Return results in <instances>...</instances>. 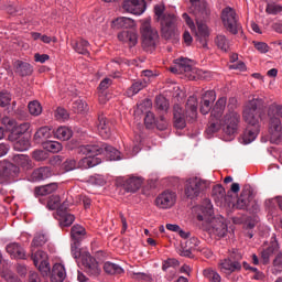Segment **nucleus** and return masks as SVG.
<instances>
[{
    "mask_svg": "<svg viewBox=\"0 0 282 282\" xmlns=\"http://www.w3.org/2000/svg\"><path fill=\"white\" fill-rule=\"evenodd\" d=\"M189 13L195 17L197 25L196 41H199L200 45L206 47V39L210 34L206 24L210 21V8L206 3V0H189Z\"/></svg>",
    "mask_w": 282,
    "mask_h": 282,
    "instance_id": "nucleus-3",
    "label": "nucleus"
},
{
    "mask_svg": "<svg viewBox=\"0 0 282 282\" xmlns=\"http://www.w3.org/2000/svg\"><path fill=\"white\" fill-rule=\"evenodd\" d=\"M73 242L80 243L87 237V230L80 225H74L70 229Z\"/></svg>",
    "mask_w": 282,
    "mask_h": 282,
    "instance_id": "nucleus-34",
    "label": "nucleus"
},
{
    "mask_svg": "<svg viewBox=\"0 0 282 282\" xmlns=\"http://www.w3.org/2000/svg\"><path fill=\"white\" fill-rule=\"evenodd\" d=\"M79 246H80V242H74V241L70 245V252L74 259H83V253L85 251H82Z\"/></svg>",
    "mask_w": 282,
    "mask_h": 282,
    "instance_id": "nucleus-54",
    "label": "nucleus"
},
{
    "mask_svg": "<svg viewBox=\"0 0 282 282\" xmlns=\"http://www.w3.org/2000/svg\"><path fill=\"white\" fill-rule=\"evenodd\" d=\"M254 47L260 54H265L268 52V44L264 42H254Z\"/></svg>",
    "mask_w": 282,
    "mask_h": 282,
    "instance_id": "nucleus-63",
    "label": "nucleus"
},
{
    "mask_svg": "<svg viewBox=\"0 0 282 282\" xmlns=\"http://www.w3.org/2000/svg\"><path fill=\"white\" fill-rule=\"evenodd\" d=\"M118 39L121 43H128L129 47H133L138 43V34L133 31H122L118 34Z\"/></svg>",
    "mask_w": 282,
    "mask_h": 282,
    "instance_id": "nucleus-33",
    "label": "nucleus"
},
{
    "mask_svg": "<svg viewBox=\"0 0 282 282\" xmlns=\"http://www.w3.org/2000/svg\"><path fill=\"white\" fill-rule=\"evenodd\" d=\"M67 210V204L65 203H63L61 207H58V209L56 210L55 218H57V220L59 221L61 228H67L72 226L76 219V217H74V215L69 214V212Z\"/></svg>",
    "mask_w": 282,
    "mask_h": 282,
    "instance_id": "nucleus-19",
    "label": "nucleus"
},
{
    "mask_svg": "<svg viewBox=\"0 0 282 282\" xmlns=\"http://www.w3.org/2000/svg\"><path fill=\"white\" fill-rule=\"evenodd\" d=\"M236 208L239 210H248V213H259V203L254 200L252 191L250 188H243L237 203Z\"/></svg>",
    "mask_w": 282,
    "mask_h": 282,
    "instance_id": "nucleus-13",
    "label": "nucleus"
},
{
    "mask_svg": "<svg viewBox=\"0 0 282 282\" xmlns=\"http://www.w3.org/2000/svg\"><path fill=\"white\" fill-rule=\"evenodd\" d=\"M70 46L77 54H82L83 56H89V42L87 40H72Z\"/></svg>",
    "mask_w": 282,
    "mask_h": 282,
    "instance_id": "nucleus-28",
    "label": "nucleus"
},
{
    "mask_svg": "<svg viewBox=\"0 0 282 282\" xmlns=\"http://www.w3.org/2000/svg\"><path fill=\"white\" fill-rule=\"evenodd\" d=\"M52 167H39L32 172L30 176V182H43V180H47L52 177Z\"/></svg>",
    "mask_w": 282,
    "mask_h": 282,
    "instance_id": "nucleus-26",
    "label": "nucleus"
},
{
    "mask_svg": "<svg viewBox=\"0 0 282 282\" xmlns=\"http://www.w3.org/2000/svg\"><path fill=\"white\" fill-rule=\"evenodd\" d=\"M34 61L35 63H45L46 61H50V55L36 53L34 55Z\"/></svg>",
    "mask_w": 282,
    "mask_h": 282,
    "instance_id": "nucleus-64",
    "label": "nucleus"
},
{
    "mask_svg": "<svg viewBox=\"0 0 282 282\" xmlns=\"http://www.w3.org/2000/svg\"><path fill=\"white\" fill-rule=\"evenodd\" d=\"M172 74H188L193 72V61L187 57L174 59V67H171Z\"/></svg>",
    "mask_w": 282,
    "mask_h": 282,
    "instance_id": "nucleus-21",
    "label": "nucleus"
},
{
    "mask_svg": "<svg viewBox=\"0 0 282 282\" xmlns=\"http://www.w3.org/2000/svg\"><path fill=\"white\" fill-rule=\"evenodd\" d=\"M122 10L140 17V14H144V10H147V2L144 0H123Z\"/></svg>",
    "mask_w": 282,
    "mask_h": 282,
    "instance_id": "nucleus-17",
    "label": "nucleus"
},
{
    "mask_svg": "<svg viewBox=\"0 0 282 282\" xmlns=\"http://www.w3.org/2000/svg\"><path fill=\"white\" fill-rule=\"evenodd\" d=\"M28 108L31 116H41V113H43V107L41 102L36 100L29 102Z\"/></svg>",
    "mask_w": 282,
    "mask_h": 282,
    "instance_id": "nucleus-47",
    "label": "nucleus"
},
{
    "mask_svg": "<svg viewBox=\"0 0 282 282\" xmlns=\"http://www.w3.org/2000/svg\"><path fill=\"white\" fill-rule=\"evenodd\" d=\"M104 271L106 272V274H111L113 276H122V274H124V269H122V267H120L119 264L112 262H105Z\"/></svg>",
    "mask_w": 282,
    "mask_h": 282,
    "instance_id": "nucleus-38",
    "label": "nucleus"
},
{
    "mask_svg": "<svg viewBox=\"0 0 282 282\" xmlns=\"http://www.w3.org/2000/svg\"><path fill=\"white\" fill-rule=\"evenodd\" d=\"M144 87H147V82L144 80L133 82L132 85L126 91L127 97L132 98V96H135V94H140V91L144 89Z\"/></svg>",
    "mask_w": 282,
    "mask_h": 282,
    "instance_id": "nucleus-39",
    "label": "nucleus"
},
{
    "mask_svg": "<svg viewBox=\"0 0 282 282\" xmlns=\"http://www.w3.org/2000/svg\"><path fill=\"white\" fill-rule=\"evenodd\" d=\"M154 14L161 25L163 39L177 41L180 39V18L175 13L165 12L162 6L154 7Z\"/></svg>",
    "mask_w": 282,
    "mask_h": 282,
    "instance_id": "nucleus-4",
    "label": "nucleus"
},
{
    "mask_svg": "<svg viewBox=\"0 0 282 282\" xmlns=\"http://www.w3.org/2000/svg\"><path fill=\"white\" fill-rule=\"evenodd\" d=\"M31 259L35 268H39L43 276H47L50 274V262H47V253L41 250L34 252V249H31Z\"/></svg>",
    "mask_w": 282,
    "mask_h": 282,
    "instance_id": "nucleus-14",
    "label": "nucleus"
},
{
    "mask_svg": "<svg viewBox=\"0 0 282 282\" xmlns=\"http://www.w3.org/2000/svg\"><path fill=\"white\" fill-rule=\"evenodd\" d=\"M2 124L7 127L8 129H14L17 127V121L14 119H11L10 117H4L2 119Z\"/></svg>",
    "mask_w": 282,
    "mask_h": 282,
    "instance_id": "nucleus-62",
    "label": "nucleus"
},
{
    "mask_svg": "<svg viewBox=\"0 0 282 282\" xmlns=\"http://www.w3.org/2000/svg\"><path fill=\"white\" fill-rule=\"evenodd\" d=\"M213 196L215 199L221 200L226 197V189L221 185H215L213 188Z\"/></svg>",
    "mask_w": 282,
    "mask_h": 282,
    "instance_id": "nucleus-53",
    "label": "nucleus"
},
{
    "mask_svg": "<svg viewBox=\"0 0 282 282\" xmlns=\"http://www.w3.org/2000/svg\"><path fill=\"white\" fill-rule=\"evenodd\" d=\"M142 182L143 180L140 176H130L123 181V188L127 193H135L140 191Z\"/></svg>",
    "mask_w": 282,
    "mask_h": 282,
    "instance_id": "nucleus-27",
    "label": "nucleus"
},
{
    "mask_svg": "<svg viewBox=\"0 0 282 282\" xmlns=\"http://www.w3.org/2000/svg\"><path fill=\"white\" fill-rule=\"evenodd\" d=\"M144 123L147 129H153V127L156 126V129H159V131H164V129L169 127V123L166 122V118L164 117V115H160V118L155 119V115H153V112L151 111L147 112L144 117Z\"/></svg>",
    "mask_w": 282,
    "mask_h": 282,
    "instance_id": "nucleus-20",
    "label": "nucleus"
},
{
    "mask_svg": "<svg viewBox=\"0 0 282 282\" xmlns=\"http://www.w3.org/2000/svg\"><path fill=\"white\" fill-rule=\"evenodd\" d=\"M97 131L104 140H109L111 138V126L109 120L105 115H99L97 119Z\"/></svg>",
    "mask_w": 282,
    "mask_h": 282,
    "instance_id": "nucleus-24",
    "label": "nucleus"
},
{
    "mask_svg": "<svg viewBox=\"0 0 282 282\" xmlns=\"http://www.w3.org/2000/svg\"><path fill=\"white\" fill-rule=\"evenodd\" d=\"M241 259H243V256L240 251H232L228 258L219 261L218 268L223 274L230 276L235 272H240Z\"/></svg>",
    "mask_w": 282,
    "mask_h": 282,
    "instance_id": "nucleus-9",
    "label": "nucleus"
},
{
    "mask_svg": "<svg viewBox=\"0 0 282 282\" xmlns=\"http://www.w3.org/2000/svg\"><path fill=\"white\" fill-rule=\"evenodd\" d=\"M155 107L158 111L166 113V111H169V100H166L164 96L160 95L155 98Z\"/></svg>",
    "mask_w": 282,
    "mask_h": 282,
    "instance_id": "nucleus-45",
    "label": "nucleus"
},
{
    "mask_svg": "<svg viewBox=\"0 0 282 282\" xmlns=\"http://www.w3.org/2000/svg\"><path fill=\"white\" fill-rule=\"evenodd\" d=\"M6 250L12 259H25V249L17 242L7 245Z\"/></svg>",
    "mask_w": 282,
    "mask_h": 282,
    "instance_id": "nucleus-31",
    "label": "nucleus"
},
{
    "mask_svg": "<svg viewBox=\"0 0 282 282\" xmlns=\"http://www.w3.org/2000/svg\"><path fill=\"white\" fill-rule=\"evenodd\" d=\"M186 248H189L192 250H198L199 252H203L206 254V257H213V252L208 249H205L199 247V239L197 237H192L185 242Z\"/></svg>",
    "mask_w": 282,
    "mask_h": 282,
    "instance_id": "nucleus-37",
    "label": "nucleus"
},
{
    "mask_svg": "<svg viewBox=\"0 0 282 282\" xmlns=\"http://www.w3.org/2000/svg\"><path fill=\"white\" fill-rule=\"evenodd\" d=\"M57 188L58 185H56V183H51L47 185L35 187L34 195L35 197H45V195H52V193H54Z\"/></svg>",
    "mask_w": 282,
    "mask_h": 282,
    "instance_id": "nucleus-36",
    "label": "nucleus"
},
{
    "mask_svg": "<svg viewBox=\"0 0 282 282\" xmlns=\"http://www.w3.org/2000/svg\"><path fill=\"white\" fill-rule=\"evenodd\" d=\"M216 98L217 95L215 94V90H207L203 95L200 101V113H203V116L210 113V109H213V104L215 102Z\"/></svg>",
    "mask_w": 282,
    "mask_h": 282,
    "instance_id": "nucleus-23",
    "label": "nucleus"
},
{
    "mask_svg": "<svg viewBox=\"0 0 282 282\" xmlns=\"http://www.w3.org/2000/svg\"><path fill=\"white\" fill-rule=\"evenodd\" d=\"M176 200L177 195L175 194V192L165 191L156 197L155 204L158 208L166 210V208H173V206H175Z\"/></svg>",
    "mask_w": 282,
    "mask_h": 282,
    "instance_id": "nucleus-18",
    "label": "nucleus"
},
{
    "mask_svg": "<svg viewBox=\"0 0 282 282\" xmlns=\"http://www.w3.org/2000/svg\"><path fill=\"white\" fill-rule=\"evenodd\" d=\"M45 149L50 151V153H58V151L63 150V145L58 141H48L45 144Z\"/></svg>",
    "mask_w": 282,
    "mask_h": 282,
    "instance_id": "nucleus-52",
    "label": "nucleus"
},
{
    "mask_svg": "<svg viewBox=\"0 0 282 282\" xmlns=\"http://www.w3.org/2000/svg\"><path fill=\"white\" fill-rule=\"evenodd\" d=\"M221 21L227 32H230V34H239L241 23H239V15L235 9L226 7L221 11Z\"/></svg>",
    "mask_w": 282,
    "mask_h": 282,
    "instance_id": "nucleus-11",
    "label": "nucleus"
},
{
    "mask_svg": "<svg viewBox=\"0 0 282 282\" xmlns=\"http://www.w3.org/2000/svg\"><path fill=\"white\" fill-rule=\"evenodd\" d=\"M82 264L84 265L85 272L90 276H98L100 274V268H98V262L96 258L91 257V253L84 251L82 254Z\"/></svg>",
    "mask_w": 282,
    "mask_h": 282,
    "instance_id": "nucleus-16",
    "label": "nucleus"
},
{
    "mask_svg": "<svg viewBox=\"0 0 282 282\" xmlns=\"http://www.w3.org/2000/svg\"><path fill=\"white\" fill-rule=\"evenodd\" d=\"M82 155H87V158L80 159L77 163V169H94L101 164L102 159L96 158V153H82Z\"/></svg>",
    "mask_w": 282,
    "mask_h": 282,
    "instance_id": "nucleus-25",
    "label": "nucleus"
},
{
    "mask_svg": "<svg viewBox=\"0 0 282 282\" xmlns=\"http://www.w3.org/2000/svg\"><path fill=\"white\" fill-rule=\"evenodd\" d=\"M265 10H267L268 14H281L282 6L276 4V3H268Z\"/></svg>",
    "mask_w": 282,
    "mask_h": 282,
    "instance_id": "nucleus-56",
    "label": "nucleus"
},
{
    "mask_svg": "<svg viewBox=\"0 0 282 282\" xmlns=\"http://www.w3.org/2000/svg\"><path fill=\"white\" fill-rule=\"evenodd\" d=\"M132 279H134L135 281H145V282H151L153 281V278L151 276V274L148 273H132Z\"/></svg>",
    "mask_w": 282,
    "mask_h": 282,
    "instance_id": "nucleus-59",
    "label": "nucleus"
},
{
    "mask_svg": "<svg viewBox=\"0 0 282 282\" xmlns=\"http://www.w3.org/2000/svg\"><path fill=\"white\" fill-rule=\"evenodd\" d=\"M47 243V236L43 234H36L31 243V249L41 248V246H45Z\"/></svg>",
    "mask_w": 282,
    "mask_h": 282,
    "instance_id": "nucleus-46",
    "label": "nucleus"
},
{
    "mask_svg": "<svg viewBox=\"0 0 282 282\" xmlns=\"http://www.w3.org/2000/svg\"><path fill=\"white\" fill-rule=\"evenodd\" d=\"M54 135L57 140L65 142L72 138V130H69L67 127H59L54 132Z\"/></svg>",
    "mask_w": 282,
    "mask_h": 282,
    "instance_id": "nucleus-43",
    "label": "nucleus"
},
{
    "mask_svg": "<svg viewBox=\"0 0 282 282\" xmlns=\"http://www.w3.org/2000/svg\"><path fill=\"white\" fill-rule=\"evenodd\" d=\"M203 274L209 282H221V275H219V273L212 268L205 269Z\"/></svg>",
    "mask_w": 282,
    "mask_h": 282,
    "instance_id": "nucleus-44",
    "label": "nucleus"
},
{
    "mask_svg": "<svg viewBox=\"0 0 282 282\" xmlns=\"http://www.w3.org/2000/svg\"><path fill=\"white\" fill-rule=\"evenodd\" d=\"M32 158L36 162H43V160H47V153H45L43 150H35L32 153Z\"/></svg>",
    "mask_w": 282,
    "mask_h": 282,
    "instance_id": "nucleus-60",
    "label": "nucleus"
},
{
    "mask_svg": "<svg viewBox=\"0 0 282 282\" xmlns=\"http://www.w3.org/2000/svg\"><path fill=\"white\" fill-rule=\"evenodd\" d=\"M85 107H87V104L80 99L73 102V111L75 113H83V111H85Z\"/></svg>",
    "mask_w": 282,
    "mask_h": 282,
    "instance_id": "nucleus-57",
    "label": "nucleus"
},
{
    "mask_svg": "<svg viewBox=\"0 0 282 282\" xmlns=\"http://www.w3.org/2000/svg\"><path fill=\"white\" fill-rule=\"evenodd\" d=\"M10 102H12V94L8 90L0 91V107L6 108L10 107Z\"/></svg>",
    "mask_w": 282,
    "mask_h": 282,
    "instance_id": "nucleus-48",
    "label": "nucleus"
},
{
    "mask_svg": "<svg viewBox=\"0 0 282 282\" xmlns=\"http://www.w3.org/2000/svg\"><path fill=\"white\" fill-rule=\"evenodd\" d=\"M215 210L213 209V203L210 199L206 198L200 206L197 207V221L203 223V228L209 235L215 237H224L228 234V225L226 224V218L223 216H213Z\"/></svg>",
    "mask_w": 282,
    "mask_h": 282,
    "instance_id": "nucleus-1",
    "label": "nucleus"
},
{
    "mask_svg": "<svg viewBox=\"0 0 282 282\" xmlns=\"http://www.w3.org/2000/svg\"><path fill=\"white\" fill-rule=\"evenodd\" d=\"M270 141L279 144L282 137V105L272 104L268 109Z\"/></svg>",
    "mask_w": 282,
    "mask_h": 282,
    "instance_id": "nucleus-6",
    "label": "nucleus"
},
{
    "mask_svg": "<svg viewBox=\"0 0 282 282\" xmlns=\"http://www.w3.org/2000/svg\"><path fill=\"white\" fill-rule=\"evenodd\" d=\"M18 164H20L23 171H32V169H34V163L32 162V159L24 154L18 155Z\"/></svg>",
    "mask_w": 282,
    "mask_h": 282,
    "instance_id": "nucleus-42",
    "label": "nucleus"
},
{
    "mask_svg": "<svg viewBox=\"0 0 282 282\" xmlns=\"http://www.w3.org/2000/svg\"><path fill=\"white\" fill-rule=\"evenodd\" d=\"M220 129L221 124H219V121H212L207 124L205 133H207L208 138H210V135H214V133H217V131Z\"/></svg>",
    "mask_w": 282,
    "mask_h": 282,
    "instance_id": "nucleus-51",
    "label": "nucleus"
},
{
    "mask_svg": "<svg viewBox=\"0 0 282 282\" xmlns=\"http://www.w3.org/2000/svg\"><path fill=\"white\" fill-rule=\"evenodd\" d=\"M54 117L59 122H65V120H69V112H67V110H65V108L58 107L55 110Z\"/></svg>",
    "mask_w": 282,
    "mask_h": 282,
    "instance_id": "nucleus-50",
    "label": "nucleus"
},
{
    "mask_svg": "<svg viewBox=\"0 0 282 282\" xmlns=\"http://www.w3.org/2000/svg\"><path fill=\"white\" fill-rule=\"evenodd\" d=\"M66 276L67 272L65 271V265L62 263H55L50 276L51 282H64Z\"/></svg>",
    "mask_w": 282,
    "mask_h": 282,
    "instance_id": "nucleus-30",
    "label": "nucleus"
},
{
    "mask_svg": "<svg viewBox=\"0 0 282 282\" xmlns=\"http://www.w3.org/2000/svg\"><path fill=\"white\" fill-rule=\"evenodd\" d=\"M13 72L18 76H20V78H25V77L32 76V74H34V66H32V64H30L28 62H24L21 59H15L13 62Z\"/></svg>",
    "mask_w": 282,
    "mask_h": 282,
    "instance_id": "nucleus-22",
    "label": "nucleus"
},
{
    "mask_svg": "<svg viewBox=\"0 0 282 282\" xmlns=\"http://www.w3.org/2000/svg\"><path fill=\"white\" fill-rule=\"evenodd\" d=\"M226 102H227L226 97H220L216 101L214 108L212 109L213 118H215L216 120H219V118H221V116H224V111L226 109Z\"/></svg>",
    "mask_w": 282,
    "mask_h": 282,
    "instance_id": "nucleus-35",
    "label": "nucleus"
},
{
    "mask_svg": "<svg viewBox=\"0 0 282 282\" xmlns=\"http://www.w3.org/2000/svg\"><path fill=\"white\" fill-rule=\"evenodd\" d=\"M215 45L221 52H228L230 50V40L226 37V35H217L215 37Z\"/></svg>",
    "mask_w": 282,
    "mask_h": 282,
    "instance_id": "nucleus-40",
    "label": "nucleus"
},
{
    "mask_svg": "<svg viewBox=\"0 0 282 282\" xmlns=\"http://www.w3.org/2000/svg\"><path fill=\"white\" fill-rule=\"evenodd\" d=\"M17 175H19V166L7 161L0 163V184H8Z\"/></svg>",
    "mask_w": 282,
    "mask_h": 282,
    "instance_id": "nucleus-15",
    "label": "nucleus"
},
{
    "mask_svg": "<svg viewBox=\"0 0 282 282\" xmlns=\"http://www.w3.org/2000/svg\"><path fill=\"white\" fill-rule=\"evenodd\" d=\"M206 188H208V181L191 177L185 184V196L187 199H197L206 193Z\"/></svg>",
    "mask_w": 282,
    "mask_h": 282,
    "instance_id": "nucleus-10",
    "label": "nucleus"
},
{
    "mask_svg": "<svg viewBox=\"0 0 282 282\" xmlns=\"http://www.w3.org/2000/svg\"><path fill=\"white\" fill-rule=\"evenodd\" d=\"M112 28H115V30H131L135 28V21L126 17L117 18L112 21Z\"/></svg>",
    "mask_w": 282,
    "mask_h": 282,
    "instance_id": "nucleus-32",
    "label": "nucleus"
},
{
    "mask_svg": "<svg viewBox=\"0 0 282 282\" xmlns=\"http://www.w3.org/2000/svg\"><path fill=\"white\" fill-rule=\"evenodd\" d=\"M63 169L66 172L74 171L75 169H78V163H76V160L68 159L63 163Z\"/></svg>",
    "mask_w": 282,
    "mask_h": 282,
    "instance_id": "nucleus-58",
    "label": "nucleus"
},
{
    "mask_svg": "<svg viewBox=\"0 0 282 282\" xmlns=\"http://www.w3.org/2000/svg\"><path fill=\"white\" fill-rule=\"evenodd\" d=\"M282 272V250L276 253L273 260V274H280Z\"/></svg>",
    "mask_w": 282,
    "mask_h": 282,
    "instance_id": "nucleus-49",
    "label": "nucleus"
},
{
    "mask_svg": "<svg viewBox=\"0 0 282 282\" xmlns=\"http://www.w3.org/2000/svg\"><path fill=\"white\" fill-rule=\"evenodd\" d=\"M142 45L145 52H153L158 41H160V34L158 30L151 26V20H145L141 25Z\"/></svg>",
    "mask_w": 282,
    "mask_h": 282,
    "instance_id": "nucleus-8",
    "label": "nucleus"
},
{
    "mask_svg": "<svg viewBox=\"0 0 282 282\" xmlns=\"http://www.w3.org/2000/svg\"><path fill=\"white\" fill-rule=\"evenodd\" d=\"M50 138H52V130L48 127L40 128L34 134L35 142H43V140H47Z\"/></svg>",
    "mask_w": 282,
    "mask_h": 282,
    "instance_id": "nucleus-41",
    "label": "nucleus"
},
{
    "mask_svg": "<svg viewBox=\"0 0 282 282\" xmlns=\"http://www.w3.org/2000/svg\"><path fill=\"white\" fill-rule=\"evenodd\" d=\"M239 122H241V116L237 111H229L224 117L223 131L228 137L226 140H232V135H237Z\"/></svg>",
    "mask_w": 282,
    "mask_h": 282,
    "instance_id": "nucleus-12",
    "label": "nucleus"
},
{
    "mask_svg": "<svg viewBox=\"0 0 282 282\" xmlns=\"http://www.w3.org/2000/svg\"><path fill=\"white\" fill-rule=\"evenodd\" d=\"M174 127L176 129H184L187 122H195L197 120V98L189 97L185 105V110L180 105H174Z\"/></svg>",
    "mask_w": 282,
    "mask_h": 282,
    "instance_id": "nucleus-5",
    "label": "nucleus"
},
{
    "mask_svg": "<svg viewBox=\"0 0 282 282\" xmlns=\"http://www.w3.org/2000/svg\"><path fill=\"white\" fill-rule=\"evenodd\" d=\"M30 129V122H22L20 124L14 127V132L17 133V135H23V133H26Z\"/></svg>",
    "mask_w": 282,
    "mask_h": 282,
    "instance_id": "nucleus-55",
    "label": "nucleus"
},
{
    "mask_svg": "<svg viewBox=\"0 0 282 282\" xmlns=\"http://www.w3.org/2000/svg\"><path fill=\"white\" fill-rule=\"evenodd\" d=\"M261 107H263V99L253 98L247 102L243 109L242 118L247 122V129L242 137L245 144L254 142L259 135L261 129Z\"/></svg>",
    "mask_w": 282,
    "mask_h": 282,
    "instance_id": "nucleus-2",
    "label": "nucleus"
},
{
    "mask_svg": "<svg viewBox=\"0 0 282 282\" xmlns=\"http://www.w3.org/2000/svg\"><path fill=\"white\" fill-rule=\"evenodd\" d=\"M78 153H96L98 155H102L104 153L110 161L120 160V151L102 142L97 144L80 145L78 148Z\"/></svg>",
    "mask_w": 282,
    "mask_h": 282,
    "instance_id": "nucleus-7",
    "label": "nucleus"
},
{
    "mask_svg": "<svg viewBox=\"0 0 282 282\" xmlns=\"http://www.w3.org/2000/svg\"><path fill=\"white\" fill-rule=\"evenodd\" d=\"M30 142L28 140H20L14 144L15 151H28Z\"/></svg>",
    "mask_w": 282,
    "mask_h": 282,
    "instance_id": "nucleus-61",
    "label": "nucleus"
},
{
    "mask_svg": "<svg viewBox=\"0 0 282 282\" xmlns=\"http://www.w3.org/2000/svg\"><path fill=\"white\" fill-rule=\"evenodd\" d=\"M279 252V242L276 240H272L267 249L261 251V261L263 265H268L270 263V257L272 254H276Z\"/></svg>",
    "mask_w": 282,
    "mask_h": 282,
    "instance_id": "nucleus-29",
    "label": "nucleus"
}]
</instances>
